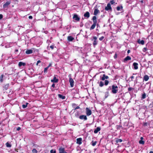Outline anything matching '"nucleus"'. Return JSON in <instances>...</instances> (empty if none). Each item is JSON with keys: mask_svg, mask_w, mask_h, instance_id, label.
<instances>
[{"mask_svg": "<svg viewBox=\"0 0 153 153\" xmlns=\"http://www.w3.org/2000/svg\"><path fill=\"white\" fill-rule=\"evenodd\" d=\"M118 87L116 85H113L112 86V92L114 94H115L117 93L118 91Z\"/></svg>", "mask_w": 153, "mask_h": 153, "instance_id": "nucleus-1", "label": "nucleus"}, {"mask_svg": "<svg viewBox=\"0 0 153 153\" xmlns=\"http://www.w3.org/2000/svg\"><path fill=\"white\" fill-rule=\"evenodd\" d=\"M86 113L87 116L90 115L91 114L92 112L91 110L88 108H86L85 109Z\"/></svg>", "mask_w": 153, "mask_h": 153, "instance_id": "nucleus-2", "label": "nucleus"}, {"mask_svg": "<svg viewBox=\"0 0 153 153\" xmlns=\"http://www.w3.org/2000/svg\"><path fill=\"white\" fill-rule=\"evenodd\" d=\"M73 19L77 21H78L80 20V18L78 17L77 14H74L73 17Z\"/></svg>", "mask_w": 153, "mask_h": 153, "instance_id": "nucleus-3", "label": "nucleus"}, {"mask_svg": "<svg viewBox=\"0 0 153 153\" xmlns=\"http://www.w3.org/2000/svg\"><path fill=\"white\" fill-rule=\"evenodd\" d=\"M112 9L111 7V5L110 3H108L107 4V6L105 7V9L106 10H111Z\"/></svg>", "mask_w": 153, "mask_h": 153, "instance_id": "nucleus-4", "label": "nucleus"}, {"mask_svg": "<svg viewBox=\"0 0 153 153\" xmlns=\"http://www.w3.org/2000/svg\"><path fill=\"white\" fill-rule=\"evenodd\" d=\"M79 118L81 120H86L87 119L86 116L85 115H80L79 117Z\"/></svg>", "mask_w": 153, "mask_h": 153, "instance_id": "nucleus-5", "label": "nucleus"}, {"mask_svg": "<svg viewBox=\"0 0 153 153\" xmlns=\"http://www.w3.org/2000/svg\"><path fill=\"white\" fill-rule=\"evenodd\" d=\"M10 4V1H7L5 4H4L3 5V8H6L7 7L8 5Z\"/></svg>", "mask_w": 153, "mask_h": 153, "instance_id": "nucleus-6", "label": "nucleus"}, {"mask_svg": "<svg viewBox=\"0 0 153 153\" xmlns=\"http://www.w3.org/2000/svg\"><path fill=\"white\" fill-rule=\"evenodd\" d=\"M69 82L71 87H73L74 85V81L71 78H69Z\"/></svg>", "mask_w": 153, "mask_h": 153, "instance_id": "nucleus-7", "label": "nucleus"}, {"mask_svg": "<svg viewBox=\"0 0 153 153\" xmlns=\"http://www.w3.org/2000/svg\"><path fill=\"white\" fill-rule=\"evenodd\" d=\"M82 139L81 138H79L76 139V143L79 145H80L82 143Z\"/></svg>", "mask_w": 153, "mask_h": 153, "instance_id": "nucleus-8", "label": "nucleus"}, {"mask_svg": "<svg viewBox=\"0 0 153 153\" xmlns=\"http://www.w3.org/2000/svg\"><path fill=\"white\" fill-rule=\"evenodd\" d=\"M59 153H67L63 148H60L59 149Z\"/></svg>", "mask_w": 153, "mask_h": 153, "instance_id": "nucleus-9", "label": "nucleus"}, {"mask_svg": "<svg viewBox=\"0 0 153 153\" xmlns=\"http://www.w3.org/2000/svg\"><path fill=\"white\" fill-rule=\"evenodd\" d=\"M92 20L93 22V24L97 25V17L95 16H94L92 18Z\"/></svg>", "mask_w": 153, "mask_h": 153, "instance_id": "nucleus-10", "label": "nucleus"}, {"mask_svg": "<svg viewBox=\"0 0 153 153\" xmlns=\"http://www.w3.org/2000/svg\"><path fill=\"white\" fill-rule=\"evenodd\" d=\"M149 79V76L147 75H145L143 77V80H144L145 81H148Z\"/></svg>", "mask_w": 153, "mask_h": 153, "instance_id": "nucleus-11", "label": "nucleus"}, {"mask_svg": "<svg viewBox=\"0 0 153 153\" xmlns=\"http://www.w3.org/2000/svg\"><path fill=\"white\" fill-rule=\"evenodd\" d=\"M84 17L87 18H88L90 17V13L88 12H86V13L84 14Z\"/></svg>", "mask_w": 153, "mask_h": 153, "instance_id": "nucleus-12", "label": "nucleus"}, {"mask_svg": "<svg viewBox=\"0 0 153 153\" xmlns=\"http://www.w3.org/2000/svg\"><path fill=\"white\" fill-rule=\"evenodd\" d=\"M138 64L137 63L134 62L133 63V65L134 66V69L137 70L138 68Z\"/></svg>", "mask_w": 153, "mask_h": 153, "instance_id": "nucleus-13", "label": "nucleus"}, {"mask_svg": "<svg viewBox=\"0 0 153 153\" xmlns=\"http://www.w3.org/2000/svg\"><path fill=\"white\" fill-rule=\"evenodd\" d=\"M51 82H52L56 83L58 82V79H56V78L54 76L53 78V79L51 80Z\"/></svg>", "mask_w": 153, "mask_h": 153, "instance_id": "nucleus-14", "label": "nucleus"}, {"mask_svg": "<svg viewBox=\"0 0 153 153\" xmlns=\"http://www.w3.org/2000/svg\"><path fill=\"white\" fill-rule=\"evenodd\" d=\"M100 128L99 127H97L96 128L94 131V133L95 134H97L98 133V131H100Z\"/></svg>", "mask_w": 153, "mask_h": 153, "instance_id": "nucleus-15", "label": "nucleus"}, {"mask_svg": "<svg viewBox=\"0 0 153 153\" xmlns=\"http://www.w3.org/2000/svg\"><path fill=\"white\" fill-rule=\"evenodd\" d=\"M100 12V11L99 10H98L97 9H95L94 11V15L96 16Z\"/></svg>", "mask_w": 153, "mask_h": 153, "instance_id": "nucleus-16", "label": "nucleus"}, {"mask_svg": "<svg viewBox=\"0 0 153 153\" xmlns=\"http://www.w3.org/2000/svg\"><path fill=\"white\" fill-rule=\"evenodd\" d=\"M108 76H106L105 74H103V76L102 77L101 79L102 80H104L105 79H108Z\"/></svg>", "mask_w": 153, "mask_h": 153, "instance_id": "nucleus-17", "label": "nucleus"}, {"mask_svg": "<svg viewBox=\"0 0 153 153\" xmlns=\"http://www.w3.org/2000/svg\"><path fill=\"white\" fill-rule=\"evenodd\" d=\"M131 59V57L129 56H127L124 59V62H125L126 61L130 60Z\"/></svg>", "mask_w": 153, "mask_h": 153, "instance_id": "nucleus-18", "label": "nucleus"}, {"mask_svg": "<svg viewBox=\"0 0 153 153\" xmlns=\"http://www.w3.org/2000/svg\"><path fill=\"white\" fill-rule=\"evenodd\" d=\"M9 87V84H7L3 87V88L4 89V90H7Z\"/></svg>", "mask_w": 153, "mask_h": 153, "instance_id": "nucleus-19", "label": "nucleus"}, {"mask_svg": "<svg viewBox=\"0 0 153 153\" xmlns=\"http://www.w3.org/2000/svg\"><path fill=\"white\" fill-rule=\"evenodd\" d=\"M26 64L25 63L23 62H20L18 64V65L19 67H21L22 66H24Z\"/></svg>", "mask_w": 153, "mask_h": 153, "instance_id": "nucleus-20", "label": "nucleus"}, {"mask_svg": "<svg viewBox=\"0 0 153 153\" xmlns=\"http://www.w3.org/2000/svg\"><path fill=\"white\" fill-rule=\"evenodd\" d=\"M74 39V38L71 36L68 37V40L69 41H72Z\"/></svg>", "mask_w": 153, "mask_h": 153, "instance_id": "nucleus-21", "label": "nucleus"}, {"mask_svg": "<svg viewBox=\"0 0 153 153\" xmlns=\"http://www.w3.org/2000/svg\"><path fill=\"white\" fill-rule=\"evenodd\" d=\"M138 43L139 44L143 45L144 43V42L143 40H140L139 39L138 40Z\"/></svg>", "mask_w": 153, "mask_h": 153, "instance_id": "nucleus-22", "label": "nucleus"}, {"mask_svg": "<svg viewBox=\"0 0 153 153\" xmlns=\"http://www.w3.org/2000/svg\"><path fill=\"white\" fill-rule=\"evenodd\" d=\"M33 53V51L32 50H28L26 51V53L27 54H30Z\"/></svg>", "mask_w": 153, "mask_h": 153, "instance_id": "nucleus-23", "label": "nucleus"}, {"mask_svg": "<svg viewBox=\"0 0 153 153\" xmlns=\"http://www.w3.org/2000/svg\"><path fill=\"white\" fill-rule=\"evenodd\" d=\"M58 97L60 98H61L62 99H64L65 98V96H63L62 95L60 94H59L58 95Z\"/></svg>", "mask_w": 153, "mask_h": 153, "instance_id": "nucleus-24", "label": "nucleus"}, {"mask_svg": "<svg viewBox=\"0 0 153 153\" xmlns=\"http://www.w3.org/2000/svg\"><path fill=\"white\" fill-rule=\"evenodd\" d=\"M96 25H97L96 24H93L92 25V26L90 28V30L94 29L95 28Z\"/></svg>", "mask_w": 153, "mask_h": 153, "instance_id": "nucleus-25", "label": "nucleus"}, {"mask_svg": "<svg viewBox=\"0 0 153 153\" xmlns=\"http://www.w3.org/2000/svg\"><path fill=\"white\" fill-rule=\"evenodd\" d=\"M98 83H99V82H98ZM104 85V83L100 81L99 82V85L100 87H102Z\"/></svg>", "mask_w": 153, "mask_h": 153, "instance_id": "nucleus-26", "label": "nucleus"}, {"mask_svg": "<svg viewBox=\"0 0 153 153\" xmlns=\"http://www.w3.org/2000/svg\"><path fill=\"white\" fill-rule=\"evenodd\" d=\"M28 104V103L27 102H26L25 103V104H23L22 105V107L23 108H25L27 107V105Z\"/></svg>", "mask_w": 153, "mask_h": 153, "instance_id": "nucleus-27", "label": "nucleus"}, {"mask_svg": "<svg viewBox=\"0 0 153 153\" xmlns=\"http://www.w3.org/2000/svg\"><path fill=\"white\" fill-rule=\"evenodd\" d=\"M3 75H1L0 76V82H2L3 81Z\"/></svg>", "mask_w": 153, "mask_h": 153, "instance_id": "nucleus-28", "label": "nucleus"}, {"mask_svg": "<svg viewBox=\"0 0 153 153\" xmlns=\"http://www.w3.org/2000/svg\"><path fill=\"white\" fill-rule=\"evenodd\" d=\"M146 94L145 93H143L142 95V96L141 97V99H145V98H146Z\"/></svg>", "mask_w": 153, "mask_h": 153, "instance_id": "nucleus-29", "label": "nucleus"}, {"mask_svg": "<svg viewBox=\"0 0 153 153\" xmlns=\"http://www.w3.org/2000/svg\"><path fill=\"white\" fill-rule=\"evenodd\" d=\"M122 141V140L121 139H117L116 140V142L117 143H121Z\"/></svg>", "mask_w": 153, "mask_h": 153, "instance_id": "nucleus-30", "label": "nucleus"}, {"mask_svg": "<svg viewBox=\"0 0 153 153\" xmlns=\"http://www.w3.org/2000/svg\"><path fill=\"white\" fill-rule=\"evenodd\" d=\"M145 142L143 140H140L139 141V143L141 144H144Z\"/></svg>", "mask_w": 153, "mask_h": 153, "instance_id": "nucleus-31", "label": "nucleus"}, {"mask_svg": "<svg viewBox=\"0 0 153 153\" xmlns=\"http://www.w3.org/2000/svg\"><path fill=\"white\" fill-rule=\"evenodd\" d=\"M97 44V40H94L93 43V45L94 46H95Z\"/></svg>", "mask_w": 153, "mask_h": 153, "instance_id": "nucleus-32", "label": "nucleus"}, {"mask_svg": "<svg viewBox=\"0 0 153 153\" xmlns=\"http://www.w3.org/2000/svg\"><path fill=\"white\" fill-rule=\"evenodd\" d=\"M32 152L33 153H37V151L36 149H34L32 150Z\"/></svg>", "mask_w": 153, "mask_h": 153, "instance_id": "nucleus-33", "label": "nucleus"}, {"mask_svg": "<svg viewBox=\"0 0 153 153\" xmlns=\"http://www.w3.org/2000/svg\"><path fill=\"white\" fill-rule=\"evenodd\" d=\"M109 83V81L107 80H105V85H107Z\"/></svg>", "mask_w": 153, "mask_h": 153, "instance_id": "nucleus-34", "label": "nucleus"}, {"mask_svg": "<svg viewBox=\"0 0 153 153\" xmlns=\"http://www.w3.org/2000/svg\"><path fill=\"white\" fill-rule=\"evenodd\" d=\"M123 8V7L122 6H121V7L119 6H118L117 7V9L118 11L120 10V9L121 8L122 9Z\"/></svg>", "mask_w": 153, "mask_h": 153, "instance_id": "nucleus-35", "label": "nucleus"}, {"mask_svg": "<svg viewBox=\"0 0 153 153\" xmlns=\"http://www.w3.org/2000/svg\"><path fill=\"white\" fill-rule=\"evenodd\" d=\"M6 146L8 147H10L11 146V145L8 143H6Z\"/></svg>", "mask_w": 153, "mask_h": 153, "instance_id": "nucleus-36", "label": "nucleus"}, {"mask_svg": "<svg viewBox=\"0 0 153 153\" xmlns=\"http://www.w3.org/2000/svg\"><path fill=\"white\" fill-rule=\"evenodd\" d=\"M92 145L93 146H94L96 145L97 142L96 141H95V142L92 141Z\"/></svg>", "mask_w": 153, "mask_h": 153, "instance_id": "nucleus-37", "label": "nucleus"}, {"mask_svg": "<svg viewBox=\"0 0 153 153\" xmlns=\"http://www.w3.org/2000/svg\"><path fill=\"white\" fill-rule=\"evenodd\" d=\"M48 67H46L45 68L44 70V73H46L47 71V70L48 69Z\"/></svg>", "mask_w": 153, "mask_h": 153, "instance_id": "nucleus-38", "label": "nucleus"}, {"mask_svg": "<svg viewBox=\"0 0 153 153\" xmlns=\"http://www.w3.org/2000/svg\"><path fill=\"white\" fill-rule=\"evenodd\" d=\"M133 89H134V88L131 87H129V88H128V91H130Z\"/></svg>", "mask_w": 153, "mask_h": 153, "instance_id": "nucleus-39", "label": "nucleus"}, {"mask_svg": "<svg viewBox=\"0 0 153 153\" xmlns=\"http://www.w3.org/2000/svg\"><path fill=\"white\" fill-rule=\"evenodd\" d=\"M147 50V48L145 47L143 49V51L144 52H145Z\"/></svg>", "mask_w": 153, "mask_h": 153, "instance_id": "nucleus-40", "label": "nucleus"}, {"mask_svg": "<svg viewBox=\"0 0 153 153\" xmlns=\"http://www.w3.org/2000/svg\"><path fill=\"white\" fill-rule=\"evenodd\" d=\"M50 152L51 153H56V152L55 150H53L52 149L50 151Z\"/></svg>", "mask_w": 153, "mask_h": 153, "instance_id": "nucleus-41", "label": "nucleus"}, {"mask_svg": "<svg viewBox=\"0 0 153 153\" xmlns=\"http://www.w3.org/2000/svg\"><path fill=\"white\" fill-rule=\"evenodd\" d=\"M104 38V37L103 36H102L100 37L99 39V40L100 41L102 40Z\"/></svg>", "mask_w": 153, "mask_h": 153, "instance_id": "nucleus-42", "label": "nucleus"}, {"mask_svg": "<svg viewBox=\"0 0 153 153\" xmlns=\"http://www.w3.org/2000/svg\"><path fill=\"white\" fill-rule=\"evenodd\" d=\"M110 3L111 4H113L114 3V2L113 0H112L110 2Z\"/></svg>", "mask_w": 153, "mask_h": 153, "instance_id": "nucleus-43", "label": "nucleus"}, {"mask_svg": "<svg viewBox=\"0 0 153 153\" xmlns=\"http://www.w3.org/2000/svg\"><path fill=\"white\" fill-rule=\"evenodd\" d=\"M41 62V61L40 60H38L37 61V62L36 64V65H38V64L39 63H40Z\"/></svg>", "mask_w": 153, "mask_h": 153, "instance_id": "nucleus-44", "label": "nucleus"}, {"mask_svg": "<svg viewBox=\"0 0 153 153\" xmlns=\"http://www.w3.org/2000/svg\"><path fill=\"white\" fill-rule=\"evenodd\" d=\"M97 38L96 36H94L93 37V39L94 40H97Z\"/></svg>", "mask_w": 153, "mask_h": 153, "instance_id": "nucleus-45", "label": "nucleus"}, {"mask_svg": "<svg viewBox=\"0 0 153 153\" xmlns=\"http://www.w3.org/2000/svg\"><path fill=\"white\" fill-rule=\"evenodd\" d=\"M50 48L52 49H53L54 48V46L53 45H51L50 46Z\"/></svg>", "mask_w": 153, "mask_h": 153, "instance_id": "nucleus-46", "label": "nucleus"}, {"mask_svg": "<svg viewBox=\"0 0 153 153\" xmlns=\"http://www.w3.org/2000/svg\"><path fill=\"white\" fill-rule=\"evenodd\" d=\"M21 129V128L20 127H18V128H16V130H17V131H19Z\"/></svg>", "mask_w": 153, "mask_h": 153, "instance_id": "nucleus-47", "label": "nucleus"}, {"mask_svg": "<svg viewBox=\"0 0 153 153\" xmlns=\"http://www.w3.org/2000/svg\"><path fill=\"white\" fill-rule=\"evenodd\" d=\"M2 18H3V15L2 14H0V19H1Z\"/></svg>", "mask_w": 153, "mask_h": 153, "instance_id": "nucleus-48", "label": "nucleus"}, {"mask_svg": "<svg viewBox=\"0 0 153 153\" xmlns=\"http://www.w3.org/2000/svg\"><path fill=\"white\" fill-rule=\"evenodd\" d=\"M33 18V17L32 16H29V18L30 19H32Z\"/></svg>", "mask_w": 153, "mask_h": 153, "instance_id": "nucleus-49", "label": "nucleus"}, {"mask_svg": "<svg viewBox=\"0 0 153 153\" xmlns=\"http://www.w3.org/2000/svg\"><path fill=\"white\" fill-rule=\"evenodd\" d=\"M111 86H109V88L107 89V90H109L111 89Z\"/></svg>", "mask_w": 153, "mask_h": 153, "instance_id": "nucleus-50", "label": "nucleus"}, {"mask_svg": "<svg viewBox=\"0 0 153 153\" xmlns=\"http://www.w3.org/2000/svg\"><path fill=\"white\" fill-rule=\"evenodd\" d=\"M79 106H77L75 108V109H78L79 108Z\"/></svg>", "mask_w": 153, "mask_h": 153, "instance_id": "nucleus-51", "label": "nucleus"}, {"mask_svg": "<svg viewBox=\"0 0 153 153\" xmlns=\"http://www.w3.org/2000/svg\"><path fill=\"white\" fill-rule=\"evenodd\" d=\"M55 86V85L54 84H53L52 85V87L53 88H54Z\"/></svg>", "mask_w": 153, "mask_h": 153, "instance_id": "nucleus-52", "label": "nucleus"}, {"mask_svg": "<svg viewBox=\"0 0 153 153\" xmlns=\"http://www.w3.org/2000/svg\"><path fill=\"white\" fill-rule=\"evenodd\" d=\"M134 76H132L130 78L132 79H131V81H132V79H133L134 78Z\"/></svg>", "mask_w": 153, "mask_h": 153, "instance_id": "nucleus-53", "label": "nucleus"}, {"mask_svg": "<svg viewBox=\"0 0 153 153\" xmlns=\"http://www.w3.org/2000/svg\"><path fill=\"white\" fill-rule=\"evenodd\" d=\"M51 66V63H50V64H49V65L47 67H48V68H49Z\"/></svg>", "mask_w": 153, "mask_h": 153, "instance_id": "nucleus-54", "label": "nucleus"}, {"mask_svg": "<svg viewBox=\"0 0 153 153\" xmlns=\"http://www.w3.org/2000/svg\"><path fill=\"white\" fill-rule=\"evenodd\" d=\"M143 137H140V140H143Z\"/></svg>", "mask_w": 153, "mask_h": 153, "instance_id": "nucleus-55", "label": "nucleus"}, {"mask_svg": "<svg viewBox=\"0 0 153 153\" xmlns=\"http://www.w3.org/2000/svg\"><path fill=\"white\" fill-rule=\"evenodd\" d=\"M130 50H128V51H127V53H130Z\"/></svg>", "mask_w": 153, "mask_h": 153, "instance_id": "nucleus-56", "label": "nucleus"}, {"mask_svg": "<svg viewBox=\"0 0 153 153\" xmlns=\"http://www.w3.org/2000/svg\"><path fill=\"white\" fill-rule=\"evenodd\" d=\"M147 123H144V126H146V125H147Z\"/></svg>", "mask_w": 153, "mask_h": 153, "instance_id": "nucleus-57", "label": "nucleus"}, {"mask_svg": "<svg viewBox=\"0 0 153 153\" xmlns=\"http://www.w3.org/2000/svg\"><path fill=\"white\" fill-rule=\"evenodd\" d=\"M15 52H17L18 51V50L17 49H16L15 51Z\"/></svg>", "mask_w": 153, "mask_h": 153, "instance_id": "nucleus-58", "label": "nucleus"}, {"mask_svg": "<svg viewBox=\"0 0 153 153\" xmlns=\"http://www.w3.org/2000/svg\"><path fill=\"white\" fill-rule=\"evenodd\" d=\"M149 153H153V152L151 151Z\"/></svg>", "mask_w": 153, "mask_h": 153, "instance_id": "nucleus-59", "label": "nucleus"}, {"mask_svg": "<svg viewBox=\"0 0 153 153\" xmlns=\"http://www.w3.org/2000/svg\"><path fill=\"white\" fill-rule=\"evenodd\" d=\"M73 106H74V105L75 106L76 105V104H73Z\"/></svg>", "mask_w": 153, "mask_h": 153, "instance_id": "nucleus-60", "label": "nucleus"}, {"mask_svg": "<svg viewBox=\"0 0 153 153\" xmlns=\"http://www.w3.org/2000/svg\"><path fill=\"white\" fill-rule=\"evenodd\" d=\"M135 74H133V75H135Z\"/></svg>", "mask_w": 153, "mask_h": 153, "instance_id": "nucleus-61", "label": "nucleus"}]
</instances>
